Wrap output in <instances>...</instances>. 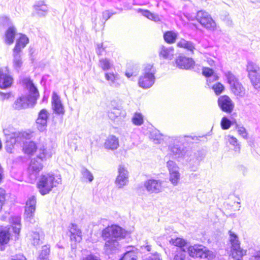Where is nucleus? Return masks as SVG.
<instances>
[{"instance_id": "1", "label": "nucleus", "mask_w": 260, "mask_h": 260, "mask_svg": "<svg viewBox=\"0 0 260 260\" xmlns=\"http://www.w3.org/2000/svg\"><path fill=\"white\" fill-rule=\"evenodd\" d=\"M23 83L28 90L29 94L28 96L21 95L15 101L13 104V107L17 110L33 107L36 105L37 100L39 96L38 90L30 78H24L23 80Z\"/></svg>"}, {"instance_id": "2", "label": "nucleus", "mask_w": 260, "mask_h": 260, "mask_svg": "<svg viewBox=\"0 0 260 260\" xmlns=\"http://www.w3.org/2000/svg\"><path fill=\"white\" fill-rule=\"evenodd\" d=\"M123 229L116 225L108 226L102 232V237L105 241L104 249L109 253L118 249L119 245L118 241L123 235Z\"/></svg>"}, {"instance_id": "3", "label": "nucleus", "mask_w": 260, "mask_h": 260, "mask_svg": "<svg viewBox=\"0 0 260 260\" xmlns=\"http://www.w3.org/2000/svg\"><path fill=\"white\" fill-rule=\"evenodd\" d=\"M53 154L51 146H42L39 147L36 158H32L28 168V172L35 178L43 169L42 161L50 158Z\"/></svg>"}, {"instance_id": "4", "label": "nucleus", "mask_w": 260, "mask_h": 260, "mask_svg": "<svg viewBox=\"0 0 260 260\" xmlns=\"http://www.w3.org/2000/svg\"><path fill=\"white\" fill-rule=\"evenodd\" d=\"M61 182V178L58 176L55 177L50 174L41 175L38 187L40 193L45 195L48 193L52 189Z\"/></svg>"}, {"instance_id": "5", "label": "nucleus", "mask_w": 260, "mask_h": 260, "mask_svg": "<svg viewBox=\"0 0 260 260\" xmlns=\"http://www.w3.org/2000/svg\"><path fill=\"white\" fill-rule=\"evenodd\" d=\"M155 70L151 64H147L144 69L143 74L139 77L138 84L140 87L144 89L151 87L154 83L155 78L154 76Z\"/></svg>"}, {"instance_id": "6", "label": "nucleus", "mask_w": 260, "mask_h": 260, "mask_svg": "<svg viewBox=\"0 0 260 260\" xmlns=\"http://www.w3.org/2000/svg\"><path fill=\"white\" fill-rule=\"evenodd\" d=\"M187 252L189 255L192 257H200L212 260L215 256L213 252L209 250L207 247L202 245L189 246L187 248Z\"/></svg>"}, {"instance_id": "7", "label": "nucleus", "mask_w": 260, "mask_h": 260, "mask_svg": "<svg viewBox=\"0 0 260 260\" xmlns=\"http://www.w3.org/2000/svg\"><path fill=\"white\" fill-rule=\"evenodd\" d=\"M169 150L171 154L176 158L183 159L189 162L193 160V153L190 150H185L183 146L174 144L169 146Z\"/></svg>"}, {"instance_id": "8", "label": "nucleus", "mask_w": 260, "mask_h": 260, "mask_svg": "<svg viewBox=\"0 0 260 260\" xmlns=\"http://www.w3.org/2000/svg\"><path fill=\"white\" fill-rule=\"evenodd\" d=\"M196 18L201 25L206 29L210 31H214L216 29V22L208 12L203 10L198 11Z\"/></svg>"}, {"instance_id": "9", "label": "nucleus", "mask_w": 260, "mask_h": 260, "mask_svg": "<svg viewBox=\"0 0 260 260\" xmlns=\"http://www.w3.org/2000/svg\"><path fill=\"white\" fill-rule=\"evenodd\" d=\"M229 241L231 245V255L234 258L242 257L246 251L240 247V242L238 236L231 230L229 231Z\"/></svg>"}, {"instance_id": "10", "label": "nucleus", "mask_w": 260, "mask_h": 260, "mask_svg": "<svg viewBox=\"0 0 260 260\" xmlns=\"http://www.w3.org/2000/svg\"><path fill=\"white\" fill-rule=\"evenodd\" d=\"M167 167L169 172L170 181L174 186H177L181 178L179 168L176 162L172 160L167 162Z\"/></svg>"}, {"instance_id": "11", "label": "nucleus", "mask_w": 260, "mask_h": 260, "mask_svg": "<svg viewBox=\"0 0 260 260\" xmlns=\"http://www.w3.org/2000/svg\"><path fill=\"white\" fill-rule=\"evenodd\" d=\"M3 132L6 137L7 151L11 153L13 144H15L17 141L19 134L15 132L13 128L11 127L4 129Z\"/></svg>"}, {"instance_id": "12", "label": "nucleus", "mask_w": 260, "mask_h": 260, "mask_svg": "<svg viewBox=\"0 0 260 260\" xmlns=\"http://www.w3.org/2000/svg\"><path fill=\"white\" fill-rule=\"evenodd\" d=\"M218 105L222 111L227 113H231L234 108V103L229 96L225 95L218 98Z\"/></svg>"}, {"instance_id": "13", "label": "nucleus", "mask_w": 260, "mask_h": 260, "mask_svg": "<svg viewBox=\"0 0 260 260\" xmlns=\"http://www.w3.org/2000/svg\"><path fill=\"white\" fill-rule=\"evenodd\" d=\"M36 198L31 196L28 198L25 206L24 216L25 218L29 222H32L36 210Z\"/></svg>"}, {"instance_id": "14", "label": "nucleus", "mask_w": 260, "mask_h": 260, "mask_svg": "<svg viewBox=\"0 0 260 260\" xmlns=\"http://www.w3.org/2000/svg\"><path fill=\"white\" fill-rule=\"evenodd\" d=\"M128 173L123 166H119L118 175L115 180V184L118 188H122L127 185L128 182Z\"/></svg>"}, {"instance_id": "15", "label": "nucleus", "mask_w": 260, "mask_h": 260, "mask_svg": "<svg viewBox=\"0 0 260 260\" xmlns=\"http://www.w3.org/2000/svg\"><path fill=\"white\" fill-rule=\"evenodd\" d=\"M163 181L160 180L149 179L145 182L144 187L150 193H158L162 189Z\"/></svg>"}, {"instance_id": "16", "label": "nucleus", "mask_w": 260, "mask_h": 260, "mask_svg": "<svg viewBox=\"0 0 260 260\" xmlns=\"http://www.w3.org/2000/svg\"><path fill=\"white\" fill-rule=\"evenodd\" d=\"M49 116V113L45 109H42L39 112L36 120V126L39 131L44 132L46 130Z\"/></svg>"}, {"instance_id": "17", "label": "nucleus", "mask_w": 260, "mask_h": 260, "mask_svg": "<svg viewBox=\"0 0 260 260\" xmlns=\"http://www.w3.org/2000/svg\"><path fill=\"white\" fill-rule=\"evenodd\" d=\"M13 82L12 77L9 74L7 68L0 69V87L6 88L11 86Z\"/></svg>"}, {"instance_id": "18", "label": "nucleus", "mask_w": 260, "mask_h": 260, "mask_svg": "<svg viewBox=\"0 0 260 260\" xmlns=\"http://www.w3.org/2000/svg\"><path fill=\"white\" fill-rule=\"evenodd\" d=\"M177 66L182 69H189L194 65V61L191 58L179 56L176 59Z\"/></svg>"}, {"instance_id": "19", "label": "nucleus", "mask_w": 260, "mask_h": 260, "mask_svg": "<svg viewBox=\"0 0 260 260\" xmlns=\"http://www.w3.org/2000/svg\"><path fill=\"white\" fill-rule=\"evenodd\" d=\"M106 80L108 82L110 86L118 88L121 84L120 76L117 73L113 72L106 73L105 74Z\"/></svg>"}, {"instance_id": "20", "label": "nucleus", "mask_w": 260, "mask_h": 260, "mask_svg": "<svg viewBox=\"0 0 260 260\" xmlns=\"http://www.w3.org/2000/svg\"><path fill=\"white\" fill-rule=\"evenodd\" d=\"M52 105L54 111L58 114H63L64 112L63 106L59 96L54 92L52 97Z\"/></svg>"}, {"instance_id": "21", "label": "nucleus", "mask_w": 260, "mask_h": 260, "mask_svg": "<svg viewBox=\"0 0 260 260\" xmlns=\"http://www.w3.org/2000/svg\"><path fill=\"white\" fill-rule=\"evenodd\" d=\"M105 148L110 150H115L119 146L118 138L113 135L109 136L104 143Z\"/></svg>"}, {"instance_id": "22", "label": "nucleus", "mask_w": 260, "mask_h": 260, "mask_svg": "<svg viewBox=\"0 0 260 260\" xmlns=\"http://www.w3.org/2000/svg\"><path fill=\"white\" fill-rule=\"evenodd\" d=\"M174 53V48L172 47H166L161 46L159 51V55L160 57L164 59H172Z\"/></svg>"}, {"instance_id": "23", "label": "nucleus", "mask_w": 260, "mask_h": 260, "mask_svg": "<svg viewBox=\"0 0 260 260\" xmlns=\"http://www.w3.org/2000/svg\"><path fill=\"white\" fill-rule=\"evenodd\" d=\"M42 146L47 145L46 144L45 145H40L37 147L36 144L34 142H26L25 143H24L23 150L25 153L27 154L28 155H32L35 152H37L38 153L39 147Z\"/></svg>"}, {"instance_id": "24", "label": "nucleus", "mask_w": 260, "mask_h": 260, "mask_svg": "<svg viewBox=\"0 0 260 260\" xmlns=\"http://www.w3.org/2000/svg\"><path fill=\"white\" fill-rule=\"evenodd\" d=\"M34 7L36 13L39 16H45L48 12V7L45 4L44 1H39L36 2Z\"/></svg>"}, {"instance_id": "25", "label": "nucleus", "mask_w": 260, "mask_h": 260, "mask_svg": "<svg viewBox=\"0 0 260 260\" xmlns=\"http://www.w3.org/2000/svg\"><path fill=\"white\" fill-rule=\"evenodd\" d=\"M232 92L236 96L240 98L244 97L245 94V90L239 81L230 86Z\"/></svg>"}, {"instance_id": "26", "label": "nucleus", "mask_w": 260, "mask_h": 260, "mask_svg": "<svg viewBox=\"0 0 260 260\" xmlns=\"http://www.w3.org/2000/svg\"><path fill=\"white\" fill-rule=\"evenodd\" d=\"M21 35L20 38L16 41L15 47L13 51L21 52L22 49H23L26 45L28 44L29 40L28 38L24 35Z\"/></svg>"}, {"instance_id": "27", "label": "nucleus", "mask_w": 260, "mask_h": 260, "mask_svg": "<svg viewBox=\"0 0 260 260\" xmlns=\"http://www.w3.org/2000/svg\"><path fill=\"white\" fill-rule=\"evenodd\" d=\"M70 239L72 241L75 242H80L82 240L81 232L80 229L78 228L77 225L72 224V227L70 229Z\"/></svg>"}, {"instance_id": "28", "label": "nucleus", "mask_w": 260, "mask_h": 260, "mask_svg": "<svg viewBox=\"0 0 260 260\" xmlns=\"http://www.w3.org/2000/svg\"><path fill=\"white\" fill-rule=\"evenodd\" d=\"M16 34V30L14 26H10L5 34V42L11 44L14 42V38Z\"/></svg>"}, {"instance_id": "29", "label": "nucleus", "mask_w": 260, "mask_h": 260, "mask_svg": "<svg viewBox=\"0 0 260 260\" xmlns=\"http://www.w3.org/2000/svg\"><path fill=\"white\" fill-rule=\"evenodd\" d=\"M10 222L13 232L17 236H18L21 230L20 218L18 216L12 217Z\"/></svg>"}, {"instance_id": "30", "label": "nucleus", "mask_w": 260, "mask_h": 260, "mask_svg": "<svg viewBox=\"0 0 260 260\" xmlns=\"http://www.w3.org/2000/svg\"><path fill=\"white\" fill-rule=\"evenodd\" d=\"M172 244L180 248V250H183V249L187 250L189 247L186 240L181 238H172L170 241Z\"/></svg>"}, {"instance_id": "31", "label": "nucleus", "mask_w": 260, "mask_h": 260, "mask_svg": "<svg viewBox=\"0 0 260 260\" xmlns=\"http://www.w3.org/2000/svg\"><path fill=\"white\" fill-rule=\"evenodd\" d=\"M13 67L17 71H19L22 66L23 61L22 60L21 53L17 51H13Z\"/></svg>"}, {"instance_id": "32", "label": "nucleus", "mask_w": 260, "mask_h": 260, "mask_svg": "<svg viewBox=\"0 0 260 260\" xmlns=\"http://www.w3.org/2000/svg\"><path fill=\"white\" fill-rule=\"evenodd\" d=\"M177 46L180 48H184L191 53H193V50L195 49L194 45L192 42L187 41L183 39H181L177 43Z\"/></svg>"}, {"instance_id": "33", "label": "nucleus", "mask_w": 260, "mask_h": 260, "mask_svg": "<svg viewBox=\"0 0 260 260\" xmlns=\"http://www.w3.org/2000/svg\"><path fill=\"white\" fill-rule=\"evenodd\" d=\"M99 67L104 71L109 70L114 67L113 62L107 58H101L99 60Z\"/></svg>"}, {"instance_id": "34", "label": "nucleus", "mask_w": 260, "mask_h": 260, "mask_svg": "<svg viewBox=\"0 0 260 260\" xmlns=\"http://www.w3.org/2000/svg\"><path fill=\"white\" fill-rule=\"evenodd\" d=\"M246 70L248 73V76L260 73V69L258 66L251 61H248Z\"/></svg>"}, {"instance_id": "35", "label": "nucleus", "mask_w": 260, "mask_h": 260, "mask_svg": "<svg viewBox=\"0 0 260 260\" xmlns=\"http://www.w3.org/2000/svg\"><path fill=\"white\" fill-rule=\"evenodd\" d=\"M138 12H140L143 16L155 22H158L160 21V18L158 15L152 13L148 10L139 9Z\"/></svg>"}, {"instance_id": "36", "label": "nucleus", "mask_w": 260, "mask_h": 260, "mask_svg": "<svg viewBox=\"0 0 260 260\" xmlns=\"http://www.w3.org/2000/svg\"><path fill=\"white\" fill-rule=\"evenodd\" d=\"M203 75L208 77L207 82H210L211 80H217L218 77L216 75H213V71L209 68H203L202 70Z\"/></svg>"}, {"instance_id": "37", "label": "nucleus", "mask_w": 260, "mask_h": 260, "mask_svg": "<svg viewBox=\"0 0 260 260\" xmlns=\"http://www.w3.org/2000/svg\"><path fill=\"white\" fill-rule=\"evenodd\" d=\"M10 234L8 229H3L0 231V244L2 245L7 244L10 240Z\"/></svg>"}, {"instance_id": "38", "label": "nucleus", "mask_w": 260, "mask_h": 260, "mask_svg": "<svg viewBox=\"0 0 260 260\" xmlns=\"http://www.w3.org/2000/svg\"><path fill=\"white\" fill-rule=\"evenodd\" d=\"M177 37V34L173 31H168L164 35L165 41L169 44L174 43Z\"/></svg>"}, {"instance_id": "39", "label": "nucleus", "mask_w": 260, "mask_h": 260, "mask_svg": "<svg viewBox=\"0 0 260 260\" xmlns=\"http://www.w3.org/2000/svg\"><path fill=\"white\" fill-rule=\"evenodd\" d=\"M121 113V110L117 107H113L108 111V115L110 119L115 121L117 119Z\"/></svg>"}, {"instance_id": "40", "label": "nucleus", "mask_w": 260, "mask_h": 260, "mask_svg": "<svg viewBox=\"0 0 260 260\" xmlns=\"http://www.w3.org/2000/svg\"><path fill=\"white\" fill-rule=\"evenodd\" d=\"M133 123L137 126H140L144 123V116L141 113L136 112L132 118Z\"/></svg>"}, {"instance_id": "41", "label": "nucleus", "mask_w": 260, "mask_h": 260, "mask_svg": "<svg viewBox=\"0 0 260 260\" xmlns=\"http://www.w3.org/2000/svg\"><path fill=\"white\" fill-rule=\"evenodd\" d=\"M248 77L253 87L256 89L260 88V73L255 75H251Z\"/></svg>"}, {"instance_id": "42", "label": "nucleus", "mask_w": 260, "mask_h": 260, "mask_svg": "<svg viewBox=\"0 0 260 260\" xmlns=\"http://www.w3.org/2000/svg\"><path fill=\"white\" fill-rule=\"evenodd\" d=\"M224 76L230 86L239 81L237 78L230 71L225 72Z\"/></svg>"}, {"instance_id": "43", "label": "nucleus", "mask_w": 260, "mask_h": 260, "mask_svg": "<svg viewBox=\"0 0 260 260\" xmlns=\"http://www.w3.org/2000/svg\"><path fill=\"white\" fill-rule=\"evenodd\" d=\"M162 135L157 131H154L150 134V137L156 144H159L162 140Z\"/></svg>"}, {"instance_id": "44", "label": "nucleus", "mask_w": 260, "mask_h": 260, "mask_svg": "<svg viewBox=\"0 0 260 260\" xmlns=\"http://www.w3.org/2000/svg\"><path fill=\"white\" fill-rule=\"evenodd\" d=\"M81 173L84 179H87L89 182L93 180V176L92 174L88 169L85 167H83L81 170Z\"/></svg>"}, {"instance_id": "45", "label": "nucleus", "mask_w": 260, "mask_h": 260, "mask_svg": "<svg viewBox=\"0 0 260 260\" xmlns=\"http://www.w3.org/2000/svg\"><path fill=\"white\" fill-rule=\"evenodd\" d=\"M189 139L193 140V138L189 136H176L173 138L174 142L184 144L186 141H188Z\"/></svg>"}, {"instance_id": "46", "label": "nucleus", "mask_w": 260, "mask_h": 260, "mask_svg": "<svg viewBox=\"0 0 260 260\" xmlns=\"http://www.w3.org/2000/svg\"><path fill=\"white\" fill-rule=\"evenodd\" d=\"M226 139L229 142V143L235 147V150L236 151H239L240 150V146L238 144L237 139L231 136H228L226 137Z\"/></svg>"}, {"instance_id": "47", "label": "nucleus", "mask_w": 260, "mask_h": 260, "mask_svg": "<svg viewBox=\"0 0 260 260\" xmlns=\"http://www.w3.org/2000/svg\"><path fill=\"white\" fill-rule=\"evenodd\" d=\"M50 252V247L48 245H44L42 247V250L39 257V260H45L47 255Z\"/></svg>"}, {"instance_id": "48", "label": "nucleus", "mask_w": 260, "mask_h": 260, "mask_svg": "<svg viewBox=\"0 0 260 260\" xmlns=\"http://www.w3.org/2000/svg\"><path fill=\"white\" fill-rule=\"evenodd\" d=\"M42 235H40V234L38 232H32L31 235V240L32 244L34 245H38L42 238Z\"/></svg>"}, {"instance_id": "49", "label": "nucleus", "mask_w": 260, "mask_h": 260, "mask_svg": "<svg viewBox=\"0 0 260 260\" xmlns=\"http://www.w3.org/2000/svg\"><path fill=\"white\" fill-rule=\"evenodd\" d=\"M186 249L179 250L176 251L173 260H184L186 256Z\"/></svg>"}, {"instance_id": "50", "label": "nucleus", "mask_w": 260, "mask_h": 260, "mask_svg": "<svg viewBox=\"0 0 260 260\" xmlns=\"http://www.w3.org/2000/svg\"><path fill=\"white\" fill-rule=\"evenodd\" d=\"M119 260H137V256L134 251H128Z\"/></svg>"}, {"instance_id": "51", "label": "nucleus", "mask_w": 260, "mask_h": 260, "mask_svg": "<svg viewBox=\"0 0 260 260\" xmlns=\"http://www.w3.org/2000/svg\"><path fill=\"white\" fill-rule=\"evenodd\" d=\"M231 120L226 117H223L220 122L221 127L223 129H229L231 127Z\"/></svg>"}, {"instance_id": "52", "label": "nucleus", "mask_w": 260, "mask_h": 260, "mask_svg": "<svg viewBox=\"0 0 260 260\" xmlns=\"http://www.w3.org/2000/svg\"><path fill=\"white\" fill-rule=\"evenodd\" d=\"M212 87L217 95L220 94L224 89V87L220 83H217L215 84Z\"/></svg>"}, {"instance_id": "53", "label": "nucleus", "mask_w": 260, "mask_h": 260, "mask_svg": "<svg viewBox=\"0 0 260 260\" xmlns=\"http://www.w3.org/2000/svg\"><path fill=\"white\" fill-rule=\"evenodd\" d=\"M142 260H162V257L159 253L155 252L150 255L143 257Z\"/></svg>"}, {"instance_id": "54", "label": "nucleus", "mask_w": 260, "mask_h": 260, "mask_svg": "<svg viewBox=\"0 0 260 260\" xmlns=\"http://www.w3.org/2000/svg\"><path fill=\"white\" fill-rule=\"evenodd\" d=\"M5 201L6 191L4 189L0 188V211L2 209Z\"/></svg>"}, {"instance_id": "55", "label": "nucleus", "mask_w": 260, "mask_h": 260, "mask_svg": "<svg viewBox=\"0 0 260 260\" xmlns=\"http://www.w3.org/2000/svg\"><path fill=\"white\" fill-rule=\"evenodd\" d=\"M238 132L240 135H241L243 138H247V133L246 129L243 126H237Z\"/></svg>"}, {"instance_id": "56", "label": "nucleus", "mask_w": 260, "mask_h": 260, "mask_svg": "<svg viewBox=\"0 0 260 260\" xmlns=\"http://www.w3.org/2000/svg\"><path fill=\"white\" fill-rule=\"evenodd\" d=\"M114 13H110L109 11H105L103 13V18L105 21L109 19Z\"/></svg>"}, {"instance_id": "57", "label": "nucleus", "mask_w": 260, "mask_h": 260, "mask_svg": "<svg viewBox=\"0 0 260 260\" xmlns=\"http://www.w3.org/2000/svg\"><path fill=\"white\" fill-rule=\"evenodd\" d=\"M11 93L10 92L4 93L0 92V99L1 100H4L5 99H8L10 98Z\"/></svg>"}, {"instance_id": "58", "label": "nucleus", "mask_w": 260, "mask_h": 260, "mask_svg": "<svg viewBox=\"0 0 260 260\" xmlns=\"http://www.w3.org/2000/svg\"><path fill=\"white\" fill-rule=\"evenodd\" d=\"M104 50L103 48V44H99L97 45V48H96V53L99 55H102V51Z\"/></svg>"}, {"instance_id": "59", "label": "nucleus", "mask_w": 260, "mask_h": 260, "mask_svg": "<svg viewBox=\"0 0 260 260\" xmlns=\"http://www.w3.org/2000/svg\"><path fill=\"white\" fill-rule=\"evenodd\" d=\"M83 260H100L97 256L92 255H88Z\"/></svg>"}, {"instance_id": "60", "label": "nucleus", "mask_w": 260, "mask_h": 260, "mask_svg": "<svg viewBox=\"0 0 260 260\" xmlns=\"http://www.w3.org/2000/svg\"><path fill=\"white\" fill-rule=\"evenodd\" d=\"M253 257L254 260H260V249L255 252Z\"/></svg>"}, {"instance_id": "61", "label": "nucleus", "mask_w": 260, "mask_h": 260, "mask_svg": "<svg viewBox=\"0 0 260 260\" xmlns=\"http://www.w3.org/2000/svg\"><path fill=\"white\" fill-rule=\"evenodd\" d=\"M141 248L143 250H146L147 251H150L151 250V246L150 245L146 244L145 245H143V246H142Z\"/></svg>"}, {"instance_id": "62", "label": "nucleus", "mask_w": 260, "mask_h": 260, "mask_svg": "<svg viewBox=\"0 0 260 260\" xmlns=\"http://www.w3.org/2000/svg\"><path fill=\"white\" fill-rule=\"evenodd\" d=\"M3 21L5 22L6 23H7L8 25H9L10 20L7 17H3L0 18V22H2Z\"/></svg>"}, {"instance_id": "63", "label": "nucleus", "mask_w": 260, "mask_h": 260, "mask_svg": "<svg viewBox=\"0 0 260 260\" xmlns=\"http://www.w3.org/2000/svg\"><path fill=\"white\" fill-rule=\"evenodd\" d=\"M12 260H26V259L22 255H18L16 258H13Z\"/></svg>"}, {"instance_id": "64", "label": "nucleus", "mask_w": 260, "mask_h": 260, "mask_svg": "<svg viewBox=\"0 0 260 260\" xmlns=\"http://www.w3.org/2000/svg\"><path fill=\"white\" fill-rule=\"evenodd\" d=\"M226 23L229 25H233V21L229 18H227V21H226Z\"/></svg>"}]
</instances>
